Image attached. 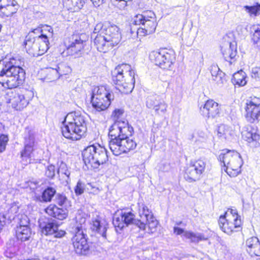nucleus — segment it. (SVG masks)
<instances>
[{
	"instance_id": "aec40b11",
	"label": "nucleus",
	"mask_w": 260,
	"mask_h": 260,
	"mask_svg": "<svg viewBox=\"0 0 260 260\" xmlns=\"http://www.w3.org/2000/svg\"><path fill=\"white\" fill-rule=\"evenodd\" d=\"M22 62L20 60H16L15 58H11L4 65L0 74L4 75L17 76L20 73H25L24 70L21 67Z\"/></svg>"
},
{
	"instance_id": "864d4df0",
	"label": "nucleus",
	"mask_w": 260,
	"mask_h": 260,
	"mask_svg": "<svg viewBox=\"0 0 260 260\" xmlns=\"http://www.w3.org/2000/svg\"><path fill=\"white\" fill-rule=\"evenodd\" d=\"M135 29H136V32L138 36H145L147 35L150 34V33L147 32L146 30V28H144V27H141L139 28H137Z\"/></svg>"
},
{
	"instance_id": "49530a36",
	"label": "nucleus",
	"mask_w": 260,
	"mask_h": 260,
	"mask_svg": "<svg viewBox=\"0 0 260 260\" xmlns=\"http://www.w3.org/2000/svg\"><path fill=\"white\" fill-rule=\"evenodd\" d=\"M19 219V226L17 227L29 226V219L25 215H21L18 218Z\"/></svg>"
},
{
	"instance_id": "a18cd8bd",
	"label": "nucleus",
	"mask_w": 260,
	"mask_h": 260,
	"mask_svg": "<svg viewBox=\"0 0 260 260\" xmlns=\"http://www.w3.org/2000/svg\"><path fill=\"white\" fill-rule=\"evenodd\" d=\"M84 189L85 184L80 180L78 181L74 189L76 194L77 196L82 194L84 192Z\"/></svg>"
},
{
	"instance_id": "393cba45",
	"label": "nucleus",
	"mask_w": 260,
	"mask_h": 260,
	"mask_svg": "<svg viewBox=\"0 0 260 260\" xmlns=\"http://www.w3.org/2000/svg\"><path fill=\"white\" fill-rule=\"evenodd\" d=\"M174 233L177 235L183 234V236L187 239H190L192 242L198 243L201 241L206 240L205 236L199 233H193L190 231H184L183 229L175 226L173 228Z\"/></svg>"
},
{
	"instance_id": "79ce46f5",
	"label": "nucleus",
	"mask_w": 260,
	"mask_h": 260,
	"mask_svg": "<svg viewBox=\"0 0 260 260\" xmlns=\"http://www.w3.org/2000/svg\"><path fill=\"white\" fill-rule=\"evenodd\" d=\"M212 80L220 87L222 86L226 82L225 74L223 72H220L219 74L213 77Z\"/></svg>"
},
{
	"instance_id": "13d9d810",
	"label": "nucleus",
	"mask_w": 260,
	"mask_h": 260,
	"mask_svg": "<svg viewBox=\"0 0 260 260\" xmlns=\"http://www.w3.org/2000/svg\"><path fill=\"white\" fill-rule=\"evenodd\" d=\"M43 30L41 29L40 28H37L36 29H34L33 30H32L31 32H29V33H32V36H34V34H39L41 32H42Z\"/></svg>"
},
{
	"instance_id": "a19ab883",
	"label": "nucleus",
	"mask_w": 260,
	"mask_h": 260,
	"mask_svg": "<svg viewBox=\"0 0 260 260\" xmlns=\"http://www.w3.org/2000/svg\"><path fill=\"white\" fill-rule=\"evenodd\" d=\"M244 10L248 13L250 16L253 15L257 16L259 14L260 4L256 3L253 6H245L243 7Z\"/></svg>"
},
{
	"instance_id": "72a5a7b5",
	"label": "nucleus",
	"mask_w": 260,
	"mask_h": 260,
	"mask_svg": "<svg viewBox=\"0 0 260 260\" xmlns=\"http://www.w3.org/2000/svg\"><path fill=\"white\" fill-rule=\"evenodd\" d=\"M55 195L56 190L52 187H48L43 191L41 196L37 197V199L42 202H50Z\"/></svg>"
},
{
	"instance_id": "b1692460",
	"label": "nucleus",
	"mask_w": 260,
	"mask_h": 260,
	"mask_svg": "<svg viewBox=\"0 0 260 260\" xmlns=\"http://www.w3.org/2000/svg\"><path fill=\"white\" fill-rule=\"evenodd\" d=\"M119 28L115 25H108L105 26L104 35L106 39H108L109 44L114 46L117 45L121 40V35L119 31Z\"/></svg>"
},
{
	"instance_id": "c03bdc74",
	"label": "nucleus",
	"mask_w": 260,
	"mask_h": 260,
	"mask_svg": "<svg viewBox=\"0 0 260 260\" xmlns=\"http://www.w3.org/2000/svg\"><path fill=\"white\" fill-rule=\"evenodd\" d=\"M54 200L60 206L64 205L68 202V199L66 196L60 193L56 194Z\"/></svg>"
},
{
	"instance_id": "c9c22d12",
	"label": "nucleus",
	"mask_w": 260,
	"mask_h": 260,
	"mask_svg": "<svg viewBox=\"0 0 260 260\" xmlns=\"http://www.w3.org/2000/svg\"><path fill=\"white\" fill-rule=\"evenodd\" d=\"M232 82L235 85L240 86L245 85L247 81L246 80V74L242 70H241L233 75Z\"/></svg>"
},
{
	"instance_id": "4be33fe9",
	"label": "nucleus",
	"mask_w": 260,
	"mask_h": 260,
	"mask_svg": "<svg viewBox=\"0 0 260 260\" xmlns=\"http://www.w3.org/2000/svg\"><path fill=\"white\" fill-rule=\"evenodd\" d=\"M200 112L204 117L208 119H214L219 116V105L212 100H208L204 106L201 107Z\"/></svg>"
},
{
	"instance_id": "f8f14e48",
	"label": "nucleus",
	"mask_w": 260,
	"mask_h": 260,
	"mask_svg": "<svg viewBox=\"0 0 260 260\" xmlns=\"http://www.w3.org/2000/svg\"><path fill=\"white\" fill-rule=\"evenodd\" d=\"M139 215L141 218V222H143L144 225L143 228H139L142 230H146V227H148V231L146 232L149 233H153L156 231V229L158 224V221L153 216L152 212L148 208L147 206L143 203H139Z\"/></svg>"
},
{
	"instance_id": "ea45409f",
	"label": "nucleus",
	"mask_w": 260,
	"mask_h": 260,
	"mask_svg": "<svg viewBox=\"0 0 260 260\" xmlns=\"http://www.w3.org/2000/svg\"><path fill=\"white\" fill-rule=\"evenodd\" d=\"M252 29L254 33L252 40L254 44H256L257 48H260V25H253Z\"/></svg>"
},
{
	"instance_id": "2f4dec72",
	"label": "nucleus",
	"mask_w": 260,
	"mask_h": 260,
	"mask_svg": "<svg viewBox=\"0 0 260 260\" xmlns=\"http://www.w3.org/2000/svg\"><path fill=\"white\" fill-rule=\"evenodd\" d=\"M32 233L29 226L17 227L16 236L17 239L21 241H27L31 237Z\"/></svg>"
},
{
	"instance_id": "bb28decb",
	"label": "nucleus",
	"mask_w": 260,
	"mask_h": 260,
	"mask_svg": "<svg viewBox=\"0 0 260 260\" xmlns=\"http://www.w3.org/2000/svg\"><path fill=\"white\" fill-rule=\"evenodd\" d=\"M247 251L251 256H260V242L256 237H252L246 241Z\"/></svg>"
},
{
	"instance_id": "e433bc0d",
	"label": "nucleus",
	"mask_w": 260,
	"mask_h": 260,
	"mask_svg": "<svg viewBox=\"0 0 260 260\" xmlns=\"http://www.w3.org/2000/svg\"><path fill=\"white\" fill-rule=\"evenodd\" d=\"M19 8V5L17 1L15 0L4 9L2 12L6 16L10 17L16 13Z\"/></svg>"
},
{
	"instance_id": "4468645a",
	"label": "nucleus",
	"mask_w": 260,
	"mask_h": 260,
	"mask_svg": "<svg viewBox=\"0 0 260 260\" xmlns=\"http://www.w3.org/2000/svg\"><path fill=\"white\" fill-rule=\"evenodd\" d=\"M83 35H73L66 43L68 53L75 57H78L83 54L86 41L83 39Z\"/></svg>"
},
{
	"instance_id": "423d86ee",
	"label": "nucleus",
	"mask_w": 260,
	"mask_h": 260,
	"mask_svg": "<svg viewBox=\"0 0 260 260\" xmlns=\"http://www.w3.org/2000/svg\"><path fill=\"white\" fill-rule=\"evenodd\" d=\"M223 164V169L231 177H236L241 172L243 160L237 151L223 150L218 158Z\"/></svg>"
},
{
	"instance_id": "de8ad7c7",
	"label": "nucleus",
	"mask_w": 260,
	"mask_h": 260,
	"mask_svg": "<svg viewBox=\"0 0 260 260\" xmlns=\"http://www.w3.org/2000/svg\"><path fill=\"white\" fill-rule=\"evenodd\" d=\"M55 175V168L53 165L49 166L45 172V175L49 178H53Z\"/></svg>"
},
{
	"instance_id": "ddd939ff",
	"label": "nucleus",
	"mask_w": 260,
	"mask_h": 260,
	"mask_svg": "<svg viewBox=\"0 0 260 260\" xmlns=\"http://www.w3.org/2000/svg\"><path fill=\"white\" fill-rule=\"evenodd\" d=\"M132 24L135 25H142L146 28L147 32L152 34L155 31L157 26L155 15L152 11L136 15L132 20Z\"/></svg>"
},
{
	"instance_id": "4c0bfd02",
	"label": "nucleus",
	"mask_w": 260,
	"mask_h": 260,
	"mask_svg": "<svg viewBox=\"0 0 260 260\" xmlns=\"http://www.w3.org/2000/svg\"><path fill=\"white\" fill-rule=\"evenodd\" d=\"M18 211V207L16 206H13L7 211L1 213L6 217V222L9 223L12 220L15 219L16 214Z\"/></svg>"
},
{
	"instance_id": "09e8293b",
	"label": "nucleus",
	"mask_w": 260,
	"mask_h": 260,
	"mask_svg": "<svg viewBox=\"0 0 260 260\" xmlns=\"http://www.w3.org/2000/svg\"><path fill=\"white\" fill-rule=\"evenodd\" d=\"M251 77L256 81L260 80V67L252 68L251 72Z\"/></svg>"
},
{
	"instance_id": "5701e85b",
	"label": "nucleus",
	"mask_w": 260,
	"mask_h": 260,
	"mask_svg": "<svg viewBox=\"0 0 260 260\" xmlns=\"http://www.w3.org/2000/svg\"><path fill=\"white\" fill-rule=\"evenodd\" d=\"M243 139L249 143H252L253 146L259 145L260 136L257 133V128L256 126L247 125L242 132Z\"/></svg>"
},
{
	"instance_id": "c85d7f7f",
	"label": "nucleus",
	"mask_w": 260,
	"mask_h": 260,
	"mask_svg": "<svg viewBox=\"0 0 260 260\" xmlns=\"http://www.w3.org/2000/svg\"><path fill=\"white\" fill-rule=\"evenodd\" d=\"M24 147L21 152V157H30V154L34 150L35 144V137L33 134L29 133L27 136L24 138Z\"/></svg>"
},
{
	"instance_id": "3c124183",
	"label": "nucleus",
	"mask_w": 260,
	"mask_h": 260,
	"mask_svg": "<svg viewBox=\"0 0 260 260\" xmlns=\"http://www.w3.org/2000/svg\"><path fill=\"white\" fill-rule=\"evenodd\" d=\"M210 72L212 75V79H213V77H216V76L218 75L220 72H222L219 67L216 65L212 66L210 69Z\"/></svg>"
},
{
	"instance_id": "cd10ccee",
	"label": "nucleus",
	"mask_w": 260,
	"mask_h": 260,
	"mask_svg": "<svg viewBox=\"0 0 260 260\" xmlns=\"http://www.w3.org/2000/svg\"><path fill=\"white\" fill-rule=\"evenodd\" d=\"M45 211L50 216L59 220H63L68 216V210L66 208H59L55 205H50Z\"/></svg>"
},
{
	"instance_id": "0eeeda50",
	"label": "nucleus",
	"mask_w": 260,
	"mask_h": 260,
	"mask_svg": "<svg viewBox=\"0 0 260 260\" xmlns=\"http://www.w3.org/2000/svg\"><path fill=\"white\" fill-rule=\"evenodd\" d=\"M7 96V103L11 104L12 108L21 111L27 107L33 98L34 91L32 88H19L8 92Z\"/></svg>"
},
{
	"instance_id": "f704fd0d",
	"label": "nucleus",
	"mask_w": 260,
	"mask_h": 260,
	"mask_svg": "<svg viewBox=\"0 0 260 260\" xmlns=\"http://www.w3.org/2000/svg\"><path fill=\"white\" fill-rule=\"evenodd\" d=\"M57 70H53V74L55 76L56 78H59L63 75H67L71 72V68L66 63H61L56 67Z\"/></svg>"
},
{
	"instance_id": "6ab92c4d",
	"label": "nucleus",
	"mask_w": 260,
	"mask_h": 260,
	"mask_svg": "<svg viewBox=\"0 0 260 260\" xmlns=\"http://www.w3.org/2000/svg\"><path fill=\"white\" fill-rule=\"evenodd\" d=\"M229 213L225 212L224 215H220L218 220V224L220 229L228 235H231L234 232L236 231V229L239 228L241 224V219L228 218Z\"/></svg>"
},
{
	"instance_id": "2eb2a0df",
	"label": "nucleus",
	"mask_w": 260,
	"mask_h": 260,
	"mask_svg": "<svg viewBox=\"0 0 260 260\" xmlns=\"http://www.w3.org/2000/svg\"><path fill=\"white\" fill-rule=\"evenodd\" d=\"M245 107V118L251 123H257L260 120V99L250 98L247 100Z\"/></svg>"
},
{
	"instance_id": "8fccbe9b",
	"label": "nucleus",
	"mask_w": 260,
	"mask_h": 260,
	"mask_svg": "<svg viewBox=\"0 0 260 260\" xmlns=\"http://www.w3.org/2000/svg\"><path fill=\"white\" fill-rule=\"evenodd\" d=\"M105 26H107V25H103L101 23L97 24L94 27L93 34L99 33V34H101V35H104L103 31H105Z\"/></svg>"
},
{
	"instance_id": "37998d69",
	"label": "nucleus",
	"mask_w": 260,
	"mask_h": 260,
	"mask_svg": "<svg viewBox=\"0 0 260 260\" xmlns=\"http://www.w3.org/2000/svg\"><path fill=\"white\" fill-rule=\"evenodd\" d=\"M8 141L9 138L7 135L4 134L0 135V153H2L6 150V145Z\"/></svg>"
},
{
	"instance_id": "dca6fc26",
	"label": "nucleus",
	"mask_w": 260,
	"mask_h": 260,
	"mask_svg": "<svg viewBox=\"0 0 260 260\" xmlns=\"http://www.w3.org/2000/svg\"><path fill=\"white\" fill-rule=\"evenodd\" d=\"M206 167V164L202 160H198L191 164L185 170L184 178L189 182L197 181L201 178Z\"/></svg>"
},
{
	"instance_id": "58836bf2",
	"label": "nucleus",
	"mask_w": 260,
	"mask_h": 260,
	"mask_svg": "<svg viewBox=\"0 0 260 260\" xmlns=\"http://www.w3.org/2000/svg\"><path fill=\"white\" fill-rule=\"evenodd\" d=\"M230 135L229 127L224 124H221L217 129V136L221 139H226Z\"/></svg>"
},
{
	"instance_id": "5fc2aeb1",
	"label": "nucleus",
	"mask_w": 260,
	"mask_h": 260,
	"mask_svg": "<svg viewBox=\"0 0 260 260\" xmlns=\"http://www.w3.org/2000/svg\"><path fill=\"white\" fill-rule=\"evenodd\" d=\"M123 112L124 111L123 109H116L113 112L112 115L114 118H117V120H118L120 116L123 114Z\"/></svg>"
},
{
	"instance_id": "052dcab7",
	"label": "nucleus",
	"mask_w": 260,
	"mask_h": 260,
	"mask_svg": "<svg viewBox=\"0 0 260 260\" xmlns=\"http://www.w3.org/2000/svg\"><path fill=\"white\" fill-rule=\"evenodd\" d=\"M105 1V0H91V1H92L93 4L94 3H96L97 2H100L103 3Z\"/></svg>"
},
{
	"instance_id": "20e7f679",
	"label": "nucleus",
	"mask_w": 260,
	"mask_h": 260,
	"mask_svg": "<svg viewBox=\"0 0 260 260\" xmlns=\"http://www.w3.org/2000/svg\"><path fill=\"white\" fill-rule=\"evenodd\" d=\"M48 34H42L36 37L32 33H28L25 37L23 46L28 54L33 56H38L44 54L49 49V38L53 36V29L50 26H47L46 29Z\"/></svg>"
},
{
	"instance_id": "9d476101",
	"label": "nucleus",
	"mask_w": 260,
	"mask_h": 260,
	"mask_svg": "<svg viewBox=\"0 0 260 260\" xmlns=\"http://www.w3.org/2000/svg\"><path fill=\"white\" fill-rule=\"evenodd\" d=\"M74 232L75 235L72 238L74 251L79 255H86L88 254L90 250L84 225L83 224L80 225L77 224Z\"/></svg>"
},
{
	"instance_id": "1a4fd4ad",
	"label": "nucleus",
	"mask_w": 260,
	"mask_h": 260,
	"mask_svg": "<svg viewBox=\"0 0 260 260\" xmlns=\"http://www.w3.org/2000/svg\"><path fill=\"white\" fill-rule=\"evenodd\" d=\"M113 100L114 94L112 92L104 86L95 87L92 91V105L97 111L106 110Z\"/></svg>"
},
{
	"instance_id": "39448f33",
	"label": "nucleus",
	"mask_w": 260,
	"mask_h": 260,
	"mask_svg": "<svg viewBox=\"0 0 260 260\" xmlns=\"http://www.w3.org/2000/svg\"><path fill=\"white\" fill-rule=\"evenodd\" d=\"M82 155L84 162L88 169L98 168L108 159L107 150L98 144L85 148L82 151Z\"/></svg>"
},
{
	"instance_id": "9b49d317",
	"label": "nucleus",
	"mask_w": 260,
	"mask_h": 260,
	"mask_svg": "<svg viewBox=\"0 0 260 260\" xmlns=\"http://www.w3.org/2000/svg\"><path fill=\"white\" fill-rule=\"evenodd\" d=\"M113 224L117 230L118 228L120 230L126 226L130 224H134L137 226L139 228H143L144 225L143 223L141 222L140 219H136L135 214L131 211L121 210L117 213L113 219Z\"/></svg>"
},
{
	"instance_id": "473e14b6",
	"label": "nucleus",
	"mask_w": 260,
	"mask_h": 260,
	"mask_svg": "<svg viewBox=\"0 0 260 260\" xmlns=\"http://www.w3.org/2000/svg\"><path fill=\"white\" fill-rule=\"evenodd\" d=\"M57 173L58 174L59 177H61L60 175L62 176V184L64 185H68L70 181V172L68 170L66 164L63 162L62 161L58 162Z\"/></svg>"
},
{
	"instance_id": "4d7b16f0",
	"label": "nucleus",
	"mask_w": 260,
	"mask_h": 260,
	"mask_svg": "<svg viewBox=\"0 0 260 260\" xmlns=\"http://www.w3.org/2000/svg\"><path fill=\"white\" fill-rule=\"evenodd\" d=\"M4 216L5 215H2V213H0V233L1 232L3 227L7 223L6 222V217Z\"/></svg>"
},
{
	"instance_id": "a878e982",
	"label": "nucleus",
	"mask_w": 260,
	"mask_h": 260,
	"mask_svg": "<svg viewBox=\"0 0 260 260\" xmlns=\"http://www.w3.org/2000/svg\"><path fill=\"white\" fill-rule=\"evenodd\" d=\"M221 52L224 59L231 62V60L234 59L237 55V47L235 42H225L221 47Z\"/></svg>"
},
{
	"instance_id": "7ed1b4c3",
	"label": "nucleus",
	"mask_w": 260,
	"mask_h": 260,
	"mask_svg": "<svg viewBox=\"0 0 260 260\" xmlns=\"http://www.w3.org/2000/svg\"><path fill=\"white\" fill-rule=\"evenodd\" d=\"M112 79L116 88L121 93H131L135 82V72L128 64H121L112 71Z\"/></svg>"
},
{
	"instance_id": "f03ea898",
	"label": "nucleus",
	"mask_w": 260,
	"mask_h": 260,
	"mask_svg": "<svg viewBox=\"0 0 260 260\" xmlns=\"http://www.w3.org/2000/svg\"><path fill=\"white\" fill-rule=\"evenodd\" d=\"M61 129L66 138L73 141L80 140L87 131L85 118L77 112L69 113L64 117Z\"/></svg>"
},
{
	"instance_id": "f3484780",
	"label": "nucleus",
	"mask_w": 260,
	"mask_h": 260,
	"mask_svg": "<svg viewBox=\"0 0 260 260\" xmlns=\"http://www.w3.org/2000/svg\"><path fill=\"white\" fill-rule=\"evenodd\" d=\"M39 226L42 233L45 235H54L55 238H61L66 234L64 231H58V226L54 220L46 218L39 220Z\"/></svg>"
},
{
	"instance_id": "603ef678",
	"label": "nucleus",
	"mask_w": 260,
	"mask_h": 260,
	"mask_svg": "<svg viewBox=\"0 0 260 260\" xmlns=\"http://www.w3.org/2000/svg\"><path fill=\"white\" fill-rule=\"evenodd\" d=\"M226 212L229 213V216H227L228 218L234 219L237 217V219H240V216L238 215L237 211L235 209H229Z\"/></svg>"
},
{
	"instance_id": "e2e57ef3",
	"label": "nucleus",
	"mask_w": 260,
	"mask_h": 260,
	"mask_svg": "<svg viewBox=\"0 0 260 260\" xmlns=\"http://www.w3.org/2000/svg\"><path fill=\"white\" fill-rule=\"evenodd\" d=\"M6 256H8V257H12V256H8V255H6Z\"/></svg>"
},
{
	"instance_id": "bf43d9fd",
	"label": "nucleus",
	"mask_w": 260,
	"mask_h": 260,
	"mask_svg": "<svg viewBox=\"0 0 260 260\" xmlns=\"http://www.w3.org/2000/svg\"><path fill=\"white\" fill-rule=\"evenodd\" d=\"M175 225L177 226L181 225V226H185L186 224L184 223H183L182 221H176L175 223Z\"/></svg>"
},
{
	"instance_id": "6e6d98bb",
	"label": "nucleus",
	"mask_w": 260,
	"mask_h": 260,
	"mask_svg": "<svg viewBox=\"0 0 260 260\" xmlns=\"http://www.w3.org/2000/svg\"><path fill=\"white\" fill-rule=\"evenodd\" d=\"M53 70H57L56 68H50L49 71V73L48 74V79H50L51 81H55L57 80L58 78H56L54 74H53Z\"/></svg>"
},
{
	"instance_id": "680f3d73",
	"label": "nucleus",
	"mask_w": 260,
	"mask_h": 260,
	"mask_svg": "<svg viewBox=\"0 0 260 260\" xmlns=\"http://www.w3.org/2000/svg\"><path fill=\"white\" fill-rule=\"evenodd\" d=\"M135 32V31H134V30H132V28H131V34H133L134 32Z\"/></svg>"
},
{
	"instance_id": "a211bd4d",
	"label": "nucleus",
	"mask_w": 260,
	"mask_h": 260,
	"mask_svg": "<svg viewBox=\"0 0 260 260\" xmlns=\"http://www.w3.org/2000/svg\"><path fill=\"white\" fill-rule=\"evenodd\" d=\"M146 105L148 108L153 110L155 114L159 115H164L168 107L164 100L156 94H151L147 96Z\"/></svg>"
},
{
	"instance_id": "7c9ffc66",
	"label": "nucleus",
	"mask_w": 260,
	"mask_h": 260,
	"mask_svg": "<svg viewBox=\"0 0 260 260\" xmlns=\"http://www.w3.org/2000/svg\"><path fill=\"white\" fill-rule=\"evenodd\" d=\"M91 229L93 231L101 235L104 239H107V224L101 223L99 219H94L92 220Z\"/></svg>"
},
{
	"instance_id": "c756f323",
	"label": "nucleus",
	"mask_w": 260,
	"mask_h": 260,
	"mask_svg": "<svg viewBox=\"0 0 260 260\" xmlns=\"http://www.w3.org/2000/svg\"><path fill=\"white\" fill-rule=\"evenodd\" d=\"M94 44L98 51L102 52H106L110 47H113L108 42V39H106L105 35L97 34L94 39Z\"/></svg>"
},
{
	"instance_id": "412c9836",
	"label": "nucleus",
	"mask_w": 260,
	"mask_h": 260,
	"mask_svg": "<svg viewBox=\"0 0 260 260\" xmlns=\"http://www.w3.org/2000/svg\"><path fill=\"white\" fill-rule=\"evenodd\" d=\"M25 73H20L17 76L4 75L0 74V84L5 88H15L22 84L25 79Z\"/></svg>"
},
{
	"instance_id": "f257e3e1",
	"label": "nucleus",
	"mask_w": 260,
	"mask_h": 260,
	"mask_svg": "<svg viewBox=\"0 0 260 260\" xmlns=\"http://www.w3.org/2000/svg\"><path fill=\"white\" fill-rule=\"evenodd\" d=\"M133 132V128L129 125L127 121L116 120L110 126L109 146L114 155L118 156L136 148V142L129 137Z\"/></svg>"
},
{
	"instance_id": "6e6552de",
	"label": "nucleus",
	"mask_w": 260,
	"mask_h": 260,
	"mask_svg": "<svg viewBox=\"0 0 260 260\" xmlns=\"http://www.w3.org/2000/svg\"><path fill=\"white\" fill-rule=\"evenodd\" d=\"M149 58L155 65L167 70H173L176 61L175 52L166 48L152 51Z\"/></svg>"
}]
</instances>
